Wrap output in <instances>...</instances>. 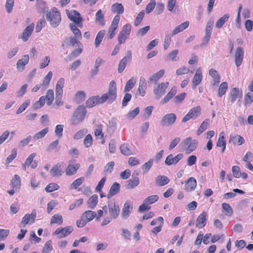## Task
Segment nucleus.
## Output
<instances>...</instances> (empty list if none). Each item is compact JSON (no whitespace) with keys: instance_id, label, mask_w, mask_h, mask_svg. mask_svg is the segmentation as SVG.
<instances>
[{"instance_id":"nucleus-49","label":"nucleus","mask_w":253,"mask_h":253,"mask_svg":"<svg viewBox=\"0 0 253 253\" xmlns=\"http://www.w3.org/2000/svg\"><path fill=\"white\" fill-rule=\"evenodd\" d=\"M228 88V84L226 82L222 83L218 88V96L221 97L227 91Z\"/></svg>"},{"instance_id":"nucleus-9","label":"nucleus","mask_w":253,"mask_h":253,"mask_svg":"<svg viewBox=\"0 0 253 253\" xmlns=\"http://www.w3.org/2000/svg\"><path fill=\"white\" fill-rule=\"evenodd\" d=\"M132 58L131 51L128 50L126 52V55L120 61L118 65V72L122 73L125 70L127 63L130 61Z\"/></svg>"},{"instance_id":"nucleus-57","label":"nucleus","mask_w":253,"mask_h":253,"mask_svg":"<svg viewBox=\"0 0 253 253\" xmlns=\"http://www.w3.org/2000/svg\"><path fill=\"white\" fill-rule=\"evenodd\" d=\"M178 53V50L177 49H175L170 52L168 55L166 57V60L167 61L172 60L173 61H175L177 59L176 58L177 55Z\"/></svg>"},{"instance_id":"nucleus-12","label":"nucleus","mask_w":253,"mask_h":253,"mask_svg":"<svg viewBox=\"0 0 253 253\" xmlns=\"http://www.w3.org/2000/svg\"><path fill=\"white\" fill-rule=\"evenodd\" d=\"M73 231V228L71 226H67L64 228H58L53 233V235H59L60 238L67 236Z\"/></svg>"},{"instance_id":"nucleus-21","label":"nucleus","mask_w":253,"mask_h":253,"mask_svg":"<svg viewBox=\"0 0 253 253\" xmlns=\"http://www.w3.org/2000/svg\"><path fill=\"white\" fill-rule=\"evenodd\" d=\"M121 188L120 185L117 182H114L111 186L109 191L107 195L108 199H110L113 196L117 194Z\"/></svg>"},{"instance_id":"nucleus-63","label":"nucleus","mask_w":253,"mask_h":253,"mask_svg":"<svg viewBox=\"0 0 253 253\" xmlns=\"http://www.w3.org/2000/svg\"><path fill=\"white\" fill-rule=\"evenodd\" d=\"M87 130L85 128L79 130L74 135V139L78 140L82 138L87 133Z\"/></svg>"},{"instance_id":"nucleus-1","label":"nucleus","mask_w":253,"mask_h":253,"mask_svg":"<svg viewBox=\"0 0 253 253\" xmlns=\"http://www.w3.org/2000/svg\"><path fill=\"white\" fill-rule=\"evenodd\" d=\"M117 96L116 84L114 81H112L109 84L108 91L103 94L101 97V103L102 104L108 101L109 103L114 102Z\"/></svg>"},{"instance_id":"nucleus-64","label":"nucleus","mask_w":253,"mask_h":253,"mask_svg":"<svg viewBox=\"0 0 253 253\" xmlns=\"http://www.w3.org/2000/svg\"><path fill=\"white\" fill-rule=\"evenodd\" d=\"M114 167V162H110L107 163L104 167V172L105 173H110L113 170Z\"/></svg>"},{"instance_id":"nucleus-55","label":"nucleus","mask_w":253,"mask_h":253,"mask_svg":"<svg viewBox=\"0 0 253 253\" xmlns=\"http://www.w3.org/2000/svg\"><path fill=\"white\" fill-rule=\"evenodd\" d=\"M17 152V149L16 148H13L11 150L10 155H9L6 159V164H9L16 157Z\"/></svg>"},{"instance_id":"nucleus-43","label":"nucleus","mask_w":253,"mask_h":253,"mask_svg":"<svg viewBox=\"0 0 253 253\" xmlns=\"http://www.w3.org/2000/svg\"><path fill=\"white\" fill-rule=\"evenodd\" d=\"M58 144L59 140L58 139L54 141L48 146L47 151L48 152L52 151H54L55 152H58L60 149V147L58 146Z\"/></svg>"},{"instance_id":"nucleus-26","label":"nucleus","mask_w":253,"mask_h":253,"mask_svg":"<svg viewBox=\"0 0 253 253\" xmlns=\"http://www.w3.org/2000/svg\"><path fill=\"white\" fill-rule=\"evenodd\" d=\"M50 173L53 177L60 176L63 173L61 164H57L53 166L50 170Z\"/></svg>"},{"instance_id":"nucleus-29","label":"nucleus","mask_w":253,"mask_h":253,"mask_svg":"<svg viewBox=\"0 0 253 253\" xmlns=\"http://www.w3.org/2000/svg\"><path fill=\"white\" fill-rule=\"evenodd\" d=\"M189 24L188 21H186L176 26L172 31L171 36H174L176 34L183 31L188 27Z\"/></svg>"},{"instance_id":"nucleus-18","label":"nucleus","mask_w":253,"mask_h":253,"mask_svg":"<svg viewBox=\"0 0 253 253\" xmlns=\"http://www.w3.org/2000/svg\"><path fill=\"white\" fill-rule=\"evenodd\" d=\"M242 91L238 87L233 88L230 92L229 99L232 103H234L238 97L242 98Z\"/></svg>"},{"instance_id":"nucleus-38","label":"nucleus","mask_w":253,"mask_h":253,"mask_svg":"<svg viewBox=\"0 0 253 253\" xmlns=\"http://www.w3.org/2000/svg\"><path fill=\"white\" fill-rule=\"evenodd\" d=\"M85 99V93L84 91H79L75 95V100L77 103H81Z\"/></svg>"},{"instance_id":"nucleus-4","label":"nucleus","mask_w":253,"mask_h":253,"mask_svg":"<svg viewBox=\"0 0 253 253\" xmlns=\"http://www.w3.org/2000/svg\"><path fill=\"white\" fill-rule=\"evenodd\" d=\"M176 119V116L174 113L165 115L161 121V125L163 126H169L173 125Z\"/></svg>"},{"instance_id":"nucleus-56","label":"nucleus","mask_w":253,"mask_h":253,"mask_svg":"<svg viewBox=\"0 0 253 253\" xmlns=\"http://www.w3.org/2000/svg\"><path fill=\"white\" fill-rule=\"evenodd\" d=\"M222 208L227 216H230L232 215L233 214V210L229 204H222Z\"/></svg>"},{"instance_id":"nucleus-62","label":"nucleus","mask_w":253,"mask_h":253,"mask_svg":"<svg viewBox=\"0 0 253 253\" xmlns=\"http://www.w3.org/2000/svg\"><path fill=\"white\" fill-rule=\"evenodd\" d=\"M30 103V100L28 99L26 100L17 110L16 114H20L22 113L25 109L27 108V107L29 105Z\"/></svg>"},{"instance_id":"nucleus-46","label":"nucleus","mask_w":253,"mask_h":253,"mask_svg":"<svg viewBox=\"0 0 253 253\" xmlns=\"http://www.w3.org/2000/svg\"><path fill=\"white\" fill-rule=\"evenodd\" d=\"M105 34V30L100 31L97 34L95 39V47H98Z\"/></svg>"},{"instance_id":"nucleus-19","label":"nucleus","mask_w":253,"mask_h":253,"mask_svg":"<svg viewBox=\"0 0 253 253\" xmlns=\"http://www.w3.org/2000/svg\"><path fill=\"white\" fill-rule=\"evenodd\" d=\"M196 186L197 181L196 179L191 177L185 182V189L188 192H191L195 189Z\"/></svg>"},{"instance_id":"nucleus-3","label":"nucleus","mask_w":253,"mask_h":253,"mask_svg":"<svg viewBox=\"0 0 253 253\" xmlns=\"http://www.w3.org/2000/svg\"><path fill=\"white\" fill-rule=\"evenodd\" d=\"M46 18L53 28L58 26L61 21L60 14L55 7L52 8L50 12L46 14Z\"/></svg>"},{"instance_id":"nucleus-53","label":"nucleus","mask_w":253,"mask_h":253,"mask_svg":"<svg viewBox=\"0 0 253 253\" xmlns=\"http://www.w3.org/2000/svg\"><path fill=\"white\" fill-rule=\"evenodd\" d=\"M158 199L159 196L158 195H152L148 196L147 198H146L144 200V203H145L147 205H149L155 203L158 200Z\"/></svg>"},{"instance_id":"nucleus-36","label":"nucleus","mask_w":253,"mask_h":253,"mask_svg":"<svg viewBox=\"0 0 253 253\" xmlns=\"http://www.w3.org/2000/svg\"><path fill=\"white\" fill-rule=\"evenodd\" d=\"M52 77V72H49L47 74L44 78L43 80L42 81V89L44 90L46 89L48 86L50 82Z\"/></svg>"},{"instance_id":"nucleus-61","label":"nucleus","mask_w":253,"mask_h":253,"mask_svg":"<svg viewBox=\"0 0 253 253\" xmlns=\"http://www.w3.org/2000/svg\"><path fill=\"white\" fill-rule=\"evenodd\" d=\"M214 21L213 19H210L207 23L206 29L205 34L211 35V31L213 28Z\"/></svg>"},{"instance_id":"nucleus-16","label":"nucleus","mask_w":253,"mask_h":253,"mask_svg":"<svg viewBox=\"0 0 253 253\" xmlns=\"http://www.w3.org/2000/svg\"><path fill=\"white\" fill-rule=\"evenodd\" d=\"M37 215L36 211L33 210L31 214H26L23 217L21 223L23 224V226L25 227L31 219V222L34 223Z\"/></svg>"},{"instance_id":"nucleus-10","label":"nucleus","mask_w":253,"mask_h":253,"mask_svg":"<svg viewBox=\"0 0 253 253\" xmlns=\"http://www.w3.org/2000/svg\"><path fill=\"white\" fill-rule=\"evenodd\" d=\"M76 160H72L69 161V165L65 170V173L67 175H73L75 174L77 170L80 168L79 164H75Z\"/></svg>"},{"instance_id":"nucleus-51","label":"nucleus","mask_w":253,"mask_h":253,"mask_svg":"<svg viewBox=\"0 0 253 253\" xmlns=\"http://www.w3.org/2000/svg\"><path fill=\"white\" fill-rule=\"evenodd\" d=\"M63 222V218L61 215L56 214L53 215L50 220V224H58L61 225Z\"/></svg>"},{"instance_id":"nucleus-33","label":"nucleus","mask_w":253,"mask_h":253,"mask_svg":"<svg viewBox=\"0 0 253 253\" xmlns=\"http://www.w3.org/2000/svg\"><path fill=\"white\" fill-rule=\"evenodd\" d=\"M176 93V89L175 87H172L170 90L165 96V97L161 100L162 104L167 103L171 98H172Z\"/></svg>"},{"instance_id":"nucleus-54","label":"nucleus","mask_w":253,"mask_h":253,"mask_svg":"<svg viewBox=\"0 0 253 253\" xmlns=\"http://www.w3.org/2000/svg\"><path fill=\"white\" fill-rule=\"evenodd\" d=\"M253 102V94L250 92L247 93L244 96V105L247 107Z\"/></svg>"},{"instance_id":"nucleus-34","label":"nucleus","mask_w":253,"mask_h":253,"mask_svg":"<svg viewBox=\"0 0 253 253\" xmlns=\"http://www.w3.org/2000/svg\"><path fill=\"white\" fill-rule=\"evenodd\" d=\"M97 203L98 196L94 194L88 199L87 204L89 208L93 209L96 206Z\"/></svg>"},{"instance_id":"nucleus-44","label":"nucleus","mask_w":253,"mask_h":253,"mask_svg":"<svg viewBox=\"0 0 253 253\" xmlns=\"http://www.w3.org/2000/svg\"><path fill=\"white\" fill-rule=\"evenodd\" d=\"M48 130H49L48 127H45V128L42 129L41 131L36 133L33 136V139L34 140H37L38 139L42 138L47 133V132H48Z\"/></svg>"},{"instance_id":"nucleus-24","label":"nucleus","mask_w":253,"mask_h":253,"mask_svg":"<svg viewBox=\"0 0 253 253\" xmlns=\"http://www.w3.org/2000/svg\"><path fill=\"white\" fill-rule=\"evenodd\" d=\"M229 142L232 143L233 145H241L244 143V139L240 135H231L229 138Z\"/></svg>"},{"instance_id":"nucleus-37","label":"nucleus","mask_w":253,"mask_h":253,"mask_svg":"<svg viewBox=\"0 0 253 253\" xmlns=\"http://www.w3.org/2000/svg\"><path fill=\"white\" fill-rule=\"evenodd\" d=\"M136 80L135 78L133 77H131V79L126 82L125 86L124 92H128L133 87L135 84H136Z\"/></svg>"},{"instance_id":"nucleus-22","label":"nucleus","mask_w":253,"mask_h":253,"mask_svg":"<svg viewBox=\"0 0 253 253\" xmlns=\"http://www.w3.org/2000/svg\"><path fill=\"white\" fill-rule=\"evenodd\" d=\"M244 56V51L243 49L238 47L236 51L235 58V64L237 66H239L242 63L243 59Z\"/></svg>"},{"instance_id":"nucleus-2","label":"nucleus","mask_w":253,"mask_h":253,"mask_svg":"<svg viewBox=\"0 0 253 253\" xmlns=\"http://www.w3.org/2000/svg\"><path fill=\"white\" fill-rule=\"evenodd\" d=\"M86 110L83 105L79 106L74 111L71 119L72 125H77L83 121L86 114Z\"/></svg>"},{"instance_id":"nucleus-13","label":"nucleus","mask_w":253,"mask_h":253,"mask_svg":"<svg viewBox=\"0 0 253 253\" xmlns=\"http://www.w3.org/2000/svg\"><path fill=\"white\" fill-rule=\"evenodd\" d=\"M133 205L132 203L129 201L127 200L125 202L124 207L122 211V216L123 218L126 219L129 216V213L132 210Z\"/></svg>"},{"instance_id":"nucleus-8","label":"nucleus","mask_w":253,"mask_h":253,"mask_svg":"<svg viewBox=\"0 0 253 253\" xmlns=\"http://www.w3.org/2000/svg\"><path fill=\"white\" fill-rule=\"evenodd\" d=\"M108 206L110 217L114 219L117 218L120 211L119 205L116 202H113L109 203Z\"/></svg>"},{"instance_id":"nucleus-14","label":"nucleus","mask_w":253,"mask_h":253,"mask_svg":"<svg viewBox=\"0 0 253 253\" xmlns=\"http://www.w3.org/2000/svg\"><path fill=\"white\" fill-rule=\"evenodd\" d=\"M67 14L69 19L76 24H79L82 21V18L80 16V13L76 10L71 11V12L67 10Z\"/></svg>"},{"instance_id":"nucleus-50","label":"nucleus","mask_w":253,"mask_h":253,"mask_svg":"<svg viewBox=\"0 0 253 253\" xmlns=\"http://www.w3.org/2000/svg\"><path fill=\"white\" fill-rule=\"evenodd\" d=\"M127 184L126 185L127 189H133L136 187L139 183V178H133V179H129L127 181Z\"/></svg>"},{"instance_id":"nucleus-17","label":"nucleus","mask_w":253,"mask_h":253,"mask_svg":"<svg viewBox=\"0 0 253 253\" xmlns=\"http://www.w3.org/2000/svg\"><path fill=\"white\" fill-rule=\"evenodd\" d=\"M182 154H178L174 157L172 154L169 155L165 160V164L168 166L177 164L183 158Z\"/></svg>"},{"instance_id":"nucleus-20","label":"nucleus","mask_w":253,"mask_h":253,"mask_svg":"<svg viewBox=\"0 0 253 253\" xmlns=\"http://www.w3.org/2000/svg\"><path fill=\"white\" fill-rule=\"evenodd\" d=\"M34 28V24L32 23L24 29L21 37L24 42H26L28 40L33 31Z\"/></svg>"},{"instance_id":"nucleus-25","label":"nucleus","mask_w":253,"mask_h":253,"mask_svg":"<svg viewBox=\"0 0 253 253\" xmlns=\"http://www.w3.org/2000/svg\"><path fill=\"white\" fill-rule=\"evenodd\" d=\"M98 103H101L100 97L99 96H93L90 97L86 102V106L88 108L93 107Z\"/></svg>"},{"instance_id":"nucleus-58","label":"nucleus","mask_w":253,"mask_h":253,"mask_svg":"<svg viewBox=\"0 0 253 253\" xmlns=\"http://www.w3.org/2000/svg\"><path fill=\"white\" fill-rule=\"evenodd\" d=\"M59 188V186L55 183H51L46 186L45 190L47 192H51Z\"/></svg>"},{"instance_id":"nucleus-27","label":"nucleus","mask_w":253,"mask_h":253,"mask_svg":"<svg viewBox=\"0 0 253 253\" xmlns=\"http://www.w3.org/2000/svg\"><path fill=\"white\" fill-rule=\"evenodd\" d=\"M112 12L114 13H117V15L123 14L124 11V8L122 3H115L113 4L111 7Z\"/></svg>"},{"instance_id":"nucleus-42","label":"nucleus","mask_w":253,"mask_h":253,"mask_svg":"<svg viewBox=\"0 0 253 253\" xmlns=\"http://www.w3.org/2000/svg\"><path fill=\"white\" fill-rule=\"evenodd\" d=\"M209 119H205L199 127L197 132V134L198 135H200L203 132L206 130L208 127V126L209 125Z\"/></svg>"},{"instance_id":"nucleus-39","label":"nucleus","mask_w":253,"mask_h":253,"mask_svg":"<svg viewBox=\"0 0 253 253\" xmlns=\"http://www.w3.org/2000/svg\"><path fill=\"white\" fill-rule=\"evenodd\" d=\"M96 215L95 212L92 211H87L83 213L82 217L85 218L86 221H90L92 220Z\"/></svg>"},{"instance_id":"nucleus-41","label":"nucleus","mask_w":253,"mask_h":253,"mask_svg":"<svg viewBox=\"0 0 253 253\" xmlns=\"http://www.w3.org/2000/svg\"><path fill=\"white\" fill-rule=\"evenodd\" d=\"M209 75L214 79V83L213 84V85L218 84L220 82V76L215 69H211L209 71Z\"/></svg>"},{"instance_id":"nucleus-45","label":"nucleus","mask_w":253,"mask_h":253,"mask_svg":"<svg viewBox=\"0 0 253 253\" xmlns=\"http://www.w3.org/2000/svg\"><path fill=\"white\" fill-rule=\"evenodd\" d=\"M121 152L126 155L129 156L132 154V152L129 147L128 144H123L120 147Z\"/></svg>"},{"instance_id":"nucleus-11","label":"nucleus","mask_w":253,"mask_h":253,"mask_svg":"<svg viewBox=\"0 0 253 253\" xmlns=\"http://www.w3.org/2000/svg\"><path fill=\"white\" fill-rule=\"evenodd\" d=\"M120 19V16L119 15H116L114 17L112 22L111 26L109 27L108 30V34L110 39H112L115 36L116 34L115 30L118 27Z\"/></svg>"},{"instance_id":"nucleus-15","label":"nucleus","mask_w":253,"mask_h":253,"mask_svg":"<svg viewBox=\"0 0 253 253\" xmlns=\"http://www.w3.org/2000/svg\"><path fill=\"white\" fill-rule=\"evenodd\" d=\"M207 223V212L203 211L197 217L196 221V227L202 228Z\"/></svg>"},{"instance_id":"nucleus-7","label":"nucleus","mask_w":253,"mask_h":253,"mask_svg":"<svg viewBox=\"0 0 253 253\" xmlns=\"http://www.w3.org/2000/svg\"><path fill=\"white\" fill-rule=\"evenodd\" d=\"M183 143L185 146H187L186 150L187 154H189L194 151L198 144L197 141L195 139H192L190 137L184 139Z\"/></svg>"},{"instance_id":"nucleus-48","label":"nucleus","mask_w":253,"mask_h":253,"mask_svg":"<svg viewBox=\"0 0 253 253\" xmlns=\"http://www.w3.org/2000/svg\"><path fill=\"white\" fill-rule=\"evenodd\" d=\"M84 180V177H81L74 180L70 186V189H76Z\"/></svg>"},{"instance_id":"nucleus-47","label":"nucleus","mask_w":253,"mask_h":253,"mask_svg":"<svg viewBox=\"0 0 253 253\" xmlns=\"http://www.w3.org/2000/svg\"><path fill=\"white\" fill-rule=\"evenodd\" d=\"M45 99L47 100V105L50 106L54 99V92L52 89H48L46 92Z\"/></svg>"},{"instance_id":"nucleus-5","label":"nucleus","mask_w":253,"mask_h":253,"mask_svg":"<svg viewBox=\"0 0 253 253\" xmlns=\"http://www.w3.org/2000/svg\"><path fill=\"white\" fill-rule=\"evenodd\" d=\"M201 109L200 106H196L190 110L189 112L182 119V122H186L191 119L196 118L201 114Z\"/></svg>"},{"instance_id":"nucleus-40","label":"nucleus","mask_w":253,"mask_h":253,"mask_svg":"<svg viewBox=\"0 0 253 253\" xmlns=\"http://www.w3.org/2000/svg\"><path fill=\"white\" fill-rule=\"evenodd\" d=\"M229 18V15L228 14H225L221 18H220L216 22L215 27L218 28H221L224 24L228 20Z\"/></svg>"},{"instance_id":"nucleus-6","label":"nucleus","mask_w":253,"mask_h":253,"mask_svg":"<svg viewBox=\"0 0 253 253\" xmlns=\"http://www.w3.org/2000/svg\"><path fill=\"white\" fill-rule=\"evenodd\" d=\"M169 85V83H162L154 88L153 92L157 99H160L165 93L166 90Z\"/></svg>"},{"instance_id":"nucleus-35","label":"nucleus","mask_w":253,"mask_h":253,"mask_svg":"<svg viewBox=\"0 0 253 253\" xmlns=\"http://www.w3.org/2000/svg\"><path fill=\"white\" fill-rule=\"evenodd\" d=\"M36 6L38 11L41 13H44L47 10V7L46 5L45 2L42 0H36Z\"/></svg>"},{"instance_id":"nucleus-31","label":"nucleus","mask_w":253,"mask_h":253,"mask_svg":"<svg viewBox=\"0 0 253 253\" xmlns=\"http://www.w3.org/2000/svg\"><path fill=\"white\" fill-rule=\"evenodd\" d=\"M169 181V178L164 175H158L156 179V183L158 186H163L167 184Z\"/></svg>"},{"instance_id":"nucleus-60","label":"nucleus","mask_w":253,"mask_h":253,"mask_svg":"<svg viewBox=\"0 0 253 253\" xmlns=\"http://www.w3.org/2000/svg\"><path fill=\"white\" fill-rule=\"evenodd\" d=\"M45 98H44V96H41L40 99H39V101H37V102H36L34 105H33V108L34 109L36 110V109H38L39 108H41V107H42L44 103H45Z\"/></svg>"},{"instance_id":"nucleus-30","label":"nucleus","mask_w":253,"mask_h":253,"mask_svg":"<svg viewBox=\"0 0 253 253\" xmlns=\"http://www.w3.org/2000/svg\"><path fill=\"white\" fill-rule=\"evenodd\" d=\"M202 80V75L199 72V69H197V72L193 77L192 80V87L195 88L199 84H200Z\"/></svg>"},{"instance_id":"nucleus-23","label":"nucleus","mask_w":253,"mask_h":253,"mask_svg":"<svg viewBox=\"0 0 253 253\" xmlns=\"http://www.w3.org/2000/svg\"><path fill=\"white\" fill-rule=\"evenodd\" d=\"M29 61V55L27 54L24 55L22 59H19L17 61L16 64L17 69L20 71H22L24 69L25 66L28 63Z\"/></svg>"},{"instance_id":"nucleus-59","label":"nucleus","mask_w":253,"mask_h":253,"mask_svg":"<svg viewBox=\"0 0 253 253\" xmlns=\"http://www.w3.org/2000/svg\"><path fill=\"white\" fill-rule=\"evenodd\" d=\"M95 21L100 24L104 25V14H102L101 10L97 11L95 14Z\"/></svg>"},{"instance_id":"nucleus-32","label":"nucleus","mask_w":253,"mask_h":253,"mask_svg":"<svg viewBox=\"0 0 253 253\" xmlns=\"http://www.w3.org/2000/svg\"><path fill=\"white\" fill-rule=\"evenodd\" d=\"M164 74L165 70L164 69L160 70L159 71L150 77L148 83L154 82L155 84H156V82L164 76Z\"/></svg>"},{"instance_id":"nucleus-28","label":"nucleus","mask_w":253,"mask_h":253,"mask_svg":"<svg viewBox=\"0 0 253 253\" xmlns=\"http://www.w3.org/2000/svg\"><path fill=\"white\" fill-rule=\"evenodd\" d=\"M147 88V84L146 80L144 78H141L139 81L138 90L139 94L142 96H144L145 94V90Z\"/></svg>"},{"instance_id":"nucleus-52","label":"nucleus","mask_w":253,"mask_h":253,"mask_svg":"<svg viewBox=\"0 0 253 253\" xmlns=\"http://www.w3.org/2000/svg\"><path fill=\"white\" fill-rule=\"evenodd\" d=\"M20 177L18 175L15 174L11 181V184L13 188H19L20 186Z\"/></svg>"}]
</instances>
